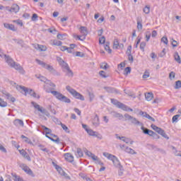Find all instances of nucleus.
I'll list each match as a JSON object with an SVG mask.
<instances>
[{
  "label": "nucleus",
  "mask_w": 181,
  "mask_h": 181,
  "mask_svg": "<svg viewBox=\"0 0 181 181\" xmlns=\"http://www.w3.org/2000/svg\"><path fill=\"white\" fill-rule=\"evenodd\" d=\"M124 117L126 119V121H130L131 124L133 125H142V123L136 119V118L129 115L127 113L124 114Z\"/></svg>",
  "instance_id": "nucleus-7"
},
{
  "label": "nucleus",
  "mask_w": 181,
  "mask_h": 181,
  "mask_svg": "<svg viewBox=\"0 0 181 181\" xmlns=\"http://www.w3.org/2000/svg\"><path fill=\"white\" fill-rule=\"evenodd\" d=\"M174 59H175V62H177L179 63V64H180V63H181L180 56L179 55V53L177 52H175Z\"/></svg>",
  "instance_id": "nucleus-37"
},
{
  "label": "nucleus",
  "mask_w": 181,
  "mask_h": 181,
  "mask_svg": "<svg viewBox=\"0 0 181 181\" xmlns=\"http://www.w3.org/2000/svg\"><path fill=\"white\" fill-rule=\"evenodd\" d=\"M143 11L144 12V13L148 15V13H149V12H151V6H146L144 7V8L143 9Z\"/></svg>",
  "instance_id": "nucleus-47"
},
{
  "label": "nucleus",
  "mask_w": 181,
  "mask_h": 181,
  "mask_svg": "<svg viewBox=\"0 0 181 181\" xmlns=\"http://www.w3.org/2000/svg\"><path fill=\"white\" fill-rule=\"evenodd\" d=\"M114 117L115 118H119V119H122V118H124V116L121 113H115Z\"/></svg>",
  "instance_id": "nucleus-54"
},
{
  "label": "nucleus",
  "mask_w": 181,
  "mask_h": 181,
  "mask_svg": "<svg viewBox=\"0 0 181 181\" xmlns=\"http://www.w3.org/2000/svg\"><path fill=\"white\" fill-rule=\"evenodd\" d=\"M110 160H112V162L113 163V165H114V166H115V168H120L122 166L121 165V162H119V160H118V158L115 156H114L112 159Z\"/></svg>",
  "instance_id": "nucleus-14"
},
{
  "label": "nucleus",
  "mask_w": 181,
  "mask_h": 181,
  "mask_svg": "<svg viewBox=\"0 0 181 181\" xmlns=\"http://www.w3.org/2000/svg\"><path fill=\"white\" fill-rule=\"evenodd\" d=\"M18 165L19 168H21L22 170H24L27 175H29V176H31L32 177H35V174L33 173V171L30 170L28 165L21 162H18Z\"/></svg>",
  "instance_id": "nucleus-5"
},
{
  "label": "nucleus",
  "mask_w": 181,
  "mask_h": 181,
  "mask_svg": "<svg viewBox=\"0 0 181 181\" xmlns=\"http://www.w3.org/2000/svg\"><path fill=\"white\" fill-rule=\"evenodd\" d=\"M161 42H163V43H164L165 45H168V37H163L162 38H161Z\"/></svg>",
  "instance_id": "nucleus-63"
},
{
  "label": "nucleus",
  "mask_w": 181,
  "mask_h": 181,
  "mask_svg": "<svg viewBox=\"0 0 181 181\" xmlns=\"http://www.w3.org/2000/svg\"><path fill=\"white\" fill-rule=\"evenodd\" d=\"M55 169H57V172H59V175H61V176H63V175L64 174L65 172H64V170H63L62 167H60L59 165H56Z\"/></svg>",
  "instance_id": "nucleus-40"
},
{
  "label": "nucleus",
  "mask_w": 181,
  "mask_h": 181,
  "mask_svg": "<svg viewBox=\"0 0 181 181\" xmlns=\"http://www.w3.org/2000/svg\"><path fill=\"white\" fill-rule=\"evenodd\" d=\"M76 156L78 158H82V156H83V150H81V148H77Z\"/></svg>",
  "instance_id": "nucleus-38"
},
{
  "label": "nucleus",
  "mask_w": 181,
  "mask_h": 181,
  "mask_svg": "<svg viewBox=\"0 0 181 181\" xmlns=\"http://www.w3.org/2000/svg\"><path fill=\"white\" fill-rule=\"evenodd\" d=\"M20 9L21 8L18 4H13L11 6V12H13L14 13H18Z\"/></svg>",
  "instance_id": "nucleus-31"
},
{
  "label": "nucleus",
  "mask_w": 181,
  "mask_h": 181,
  "mask_svg": "<svg viewBox=\"0 0 181 181\" xmlns=\"http://www.w3.org/2000/svg\"><path fill=\"white\" fill-rule=\"evenodd\" d=\"M74 37L75 38L76 37L77 39H78V40H81V41L86 40L85 37H83V35H74Z\"/></svg>",
  "instance_id": "nucleus-56"
},
{
  "label": "nucleus",
  "mask_w": 181,
  "mask_h": 181,
  "mask_svg": "<svg viewBox=\"0 0 181 181\" xmlns=\"http://www.w3.org/2000/svg\"><path fill=\"white\" fill-rule=\"evenodd\" d=\"M86 131L90 136H98L100 135L98 132H94L92 129H86Z\"/></svg>",
  "instance_id": "nucleus-32"
},
{
  "label": "nucleus",
  "mask_w": 181,
  "mask_h": 181,
  "mask_svg": "<svg viewBox=\"0 0 181 181\" xmlns=\"http://www.w3.org/2000/svg\"><path fill=\"white\" fill-rule=\"evenodd\" d=\"M47 138L49 139H50V141H52V142H54V144H63V142L62 141V140H60V139H59V137L57 136H47Z\"/></svg>",
  "instance_id": "nucleus-25"
},
{
  "label": "nucleus",
  "mask_w": 181,
  "mask_h": 181,
  "mask_svg": "<svg viewBox=\"0 0 181 181\" xmlns=\"http://www.w3.org/2000/svg\"><path fill=\"white\" fill-rule=\"evenodd\" d=\"M50 45H52V46H62V45H63V42H62V41H59L57 40H51L49 41Z\"/></svg>",
  "instance_id": "nucleus-26"
},
{
  "label": "nucleus",
  "mask_w": 181,
  "mask_h": 181,
  "mask_svg": "<svg viewBox=\"0 0 181 181\" xmlns=\"http://www.w3.org/2000/svg\"><path fill=\"white\" fill-rule=\"evenodd\" d=\"M8 105V103L5 102L0 98V107H6Z\"/></svg>",
  "instance_id": "nucleus-51"
},
{
  "label": "nucleus",
  "mask_w": 181,
  "mask_h": 181,
  "mask_svg": "<svg viewBox=\"0 0 181 181\" xmlns=\"http://www.w3.org/2000/svg\"><path fill=\"white\" fill-rule=\"evenodd\" d=\"M88 94L89 95V100L91 103L94 100V97H95L94 93L88 91Z\"/></svg>",
  "instance_id": "nucleus-52"
},
{
  "label": "nucleus",
  "mask_w": 181,
  "mask_h": 181,
  "mask_svg": "<svg viewBox=\"0 0 181 181\" xmlns=\"http://www.w3.org/2000/svg\"><path fill=\"white\" fill-rule=\"evenodd\" d=\"M80 32L83 37L86 38V36L88 34V31H87V28L84 26H81L80 28Z\"/></svg>",
  "instance_id": "nucleus-28"
},
{
  "label": "nucleus",
  "mask_w": 181,
  "mask_h": 181,
  "mask_svg": "<svg viewBox=\"0 0 181 181\" xmlns=\"http://www.w3.org/2000/svg\"><path fill=\"white\" fill-rule=\"evenodd\" d=\"M103 156L109 159V160H111L112 158H114V155L110 154V153H107V152L103 153Z\"/></svg>",
  "instance_id": "nucleus-41"
},
{
  "label": "nucleus",
  "mask_w": 181,
  "mask_h": 181,
  "mask_svg": "<svg viewBox=\"0 0 181 181\" xmlns=\"http://www.w3.org/2000/svg\"><path fill=\"white\" fill-rule=\"evenodd\" d=\"M31 104H32L33 107H34V108H35V110H37V111H39L42 114H44V115H46V117H50V113H49L48 111L46 110V109L43 108V107H40L35 102H31Z\"/></svg>",
  "instance_id": "nucleus-6"
},
{
  "label": "nucleus",
  "mask_w": 181,
  "mask_h": 181,
  "mask_svg": "<svg viewBox=\"0 0 181 181\" xmlns=\"http://www.w3.org/2000/svg\"><path fill=\"white\" fill-rule=\"evenodd\" d=\"M151 128L153 129V131H156V132L158 133L159 135H161V136H166V133H165V130L162 129L160 127H158L155 124H151Z\"/></svg>",
  "instance_id": "nucleus-11"
},
{
  "label": "nucleus",
  "mask_w": 181,
  "mask_h": 181,
  "mask_svg": "<svg viewBox=\"0 0 181 181\" xmlns=\"http://www.w3.org/2000/svg\"><path fill=\"white\" fill-rule=\"evenodd\" d=\"M146 47V42H141L140 43V49L141 52H145V47Z\"/></svg>",
  "instance_id": "nucleus-46"
},
{
  "label": "nucleus",
  "mask_w": 181,
  "mask_h": 181,
  "mask_svg": "<svg viewBox=\"0 0 181 181\" xmlns=\"http://www.w3.org/2000/svg\"><path fill=\"white\" fill-rule=\"evenodd\" d=\"M38 78H40V81L46 83L47 84H49V83H50V81L47 80V78H46V77L45 76H39Z\"/></svg>",
  "instance_id": "nucleus-45"
},
{
  "label": "nucleus",
  "mask_w": 181,
  "mask_h": 181,
  "mask_svg": "<svg viewBox=\"0 0 181 181\" xmlns=\"http://www.w3.org/2000/svg\"><path fill=\"white\" fill-rule=\"evenodd\" d=\"M16 90H18V91H21V90H22V91H23L24 95H28V94H29L30 95H33V93H35V91H33V90L30 89V88H28L25 86H18L17 85L16 87Z\"/></svg>",
  "instance_id": "nucleus-8"
},
{
  "label": "nucleus",
  "mask_w": 181,
  "mask_h": 181,
  "mask_svg": "<svg viewBox=\"0 0 181 181\" xmlns=\"http://www.w3.org/2000/svg\"><path fill=\"white\" fill-rule=\"evenodd\" d=\"M119 42L118 39H115L113 42V49H119Z\"/></svg>",
  "instance_id": "nucleus-43"
},
{
  "label": "nucleus",
  "mask_w": 181,
  "mask_h": 181,
  "mask_svg": "<svg viewBox=\"0 0 181 181\" xmlns=\"http://www.w3.org/2000/svg\"><path fill=\"white\" fill-rule=\"evenodd\" d=\"M175 88L177 89V90L179 89V88H181V81H177L175 82Z\"/></svg>",
  "instance_id": "nucleus-55"
},
{
  "label": "nucleus",
  "mask_w": 181,
  "mask_h": 181,
  "mask_svg": "<svg viewBox=\"0 0 181 181\" xmlns=\"http://www.w3.org/2000/svg\"><path fill=\"white\" fill-rule=\"evenodd\" d=\"M170 148L175 156H180L181 158V151H177V149H176V147L173 146H171Z\"/></svg>",
  "instance_id": "nucleus-27"
},
{
  "label": "nucleus",
  "mask_w": 181,
  "mask_h": 181,
  "mask_svg": "<svg viewBox=\"0 0 181 181\" xmlns=\"http://www.w3.org/2000/svg\"><path fill=\"white\" fill-rule=\"evenodd\" d=\"M126 53H127V56L132 54V45L128 46Z\"/></svg>",
  "instance_id": "nucleus-49"
},
{
  "label": "nucleus",
  "mask_w": 181,
  "mask_h": 181,
  "mask_svg": "<svg viewBox=\"0 0 181 181\" xmlns=\"http://www.w3.org/2000/svg\"><path fill=\"white\" fill-rule=\"evenodd\" d=\"M47 93H51V94H53L54 97L57 100H59V101H62V103H66L67 104H70L71 103V100L70 98L66 97L64 95L62 94L60 92H57L56 90H46Z\"/></svg>",
  "instance_id": "nucleus-2"
},
{
  "label": "nucleus",
  "mask_w": 181,
  "mask_h": 181,
  "mask_svg": "<svg viewBox=\"0 0 181 181\" xmlns=\"http://www.w3.org/2000/svg\"><path fill=\"white\" fill-rule=\"evenodd\" d=\"M111 100V103L112 104H114V105H116V107H117V108H120L121 110H123V111H130L131 112H132V111H134V110H132V108L127 106V105H124V103L118 101L117 99H114L112 98Z\"/></svg>",
  "instance_id": "nucleus-3"
},
{
  "label": "nucleus",
  "mask_w": 181,
  "mask_h": 181,
  "mask_svg": "<svg viewBox=\"0 0 181 181\" xmlns=\"http://www.w3.org/2000/svg\"><path fill=\"white\" fill-rule=\"evenodd\" d=\"M3 57H4L5 61L6 62V63H8V66H10L11 67H12V64H15V62H13V59H12L11 57L7 56L6 54H4Z\"/></svg>",
  "instance_id": "nucleus-20"
},
{
  "label": "nucleus",
  "mask_w": 181,
  "mask_h": 181,
  "mask_svg": "<svg viewBox=\"0 0 181 181\" xmlns=\"http://www.w3.org/2000/svg\"><path fill=\"white\" fill-rule=\"evenodd\" d=\"M20 153L21 155H22V156H23V158H25V159H27V160H28L29 162L32 160L30 156H29V154L26 151H25V150L20 151Z\"/></svg>",
  "instance_id": "nucleus-23"
},
{
  "label": "nucleus",
  "mask_w": 181,
  "mask_h": 181,
  "mask_svg": "<svg viewBox=\"0 0 181 181\" xmlns=\"http://www.w3.org/2000/svg\"><path fill=\"white\" fill-rule=\"evenodd\" d=\"M99 43L100 45H104V43H105V37L103 36L100 38H99Z\"/></svg>",
  "instance_id": "nucleus-60"
},
{
  "label": "nucleus",
  "mask_w": 181,
  "mask_h": 181,
  "mask_svg": "<svg viewBox=\"0 0 181 181\" xmlns=\"http://www.w3.org/2000/svg\"><path fill=\"white\" fill-rule=\"evenodd\" d=\"M85 153L87 156H88L89 158H91V159H94L95 160V156L94 155V153H91V151H89L88 150L85 151Z\"/></svg>",
  "instance_id": "nucleus-34"
},
{
  "label": "nucleus",
  "mask_w": 181,
  "mask_h": 181,
  "mask_svg": "<svg viewBox=\"0 0 181 181\" xmlns=\"http://www.w3.org/2000/svg\"><path fill=\"white\" fill-rule=\"evenodd\" d=\"M117 139H120V141H123V142H125V144H130V145H132L134 141L129 140V139L125 137V136H117Z\"/></svg>",
  "instance_id": "nucleus-22"
},
{
  "label": "nucleus",
  "mask_w": 181,
  "mask_h": 181,
  "mask_svg": "<svg viewBox=\"0 0 181 181\" xmlns=\"http://www.w3.org/2000/svg\"><path fill=\"white\" fill-rule=\"evenodd\" d=\"M129 73H131V67L127 66L124 69V74L127 75L129 74Z\"/></svg>",
  "instance_id": "nucleus-61"
},
{
  "label": "nucleus",
  "mask_w": 181,
  "mask_h": 181,
  "mask_svg": "<svg viewBox=\"0 0 181 181\" xmlns=\"http://www.w3.org/2000/svg\"><path fill=\"white\" fill-rule=\"evenodd\" d=\"M104 89L107 92V93H115V94H119V91L117 90L115 88H111V87H104Z\"/></svg>",
  "instance_id": "nucleus-19"
},
{
  "label": "nucleus",
  "mask_w": 181,
  "mask_h": 181,
  "mask_svg": "<svg viewBox=\"0 0 181 181\" xmlns=\"http://www.w3.org/2000/svg\"><path fill=\"white\" fill-rule=\"evenodd\" d=\"M175 76H176V73H175L174 71H171L169 74L170 80H173V78H175Z\"/></svg>",
  "instance_id": "nucleus-57"
},
{
  "label": "nucleus",
  "mask_w": 181,
  "mask_h": 181,
  "mask_svg": "<svg viewBox=\"0 0 181 181\" xmlns=\"http://www.w3.org/2000/svg\"><path fill=\"white\" fill-rule=\"evenodd\" d=\"M93 160H94V162H95V163H98V165H100V166L104 165V163L101 162V160H100V158L97 156H95V160L93 159Z\"/></svg>",
  "instance_id": "nucleus-42"
},
{
  "label": "nucleus",
  "mask_w": 181,
  "mask_h": 181,
  "mask_svg": "<svg viewBox=\"0 0 181 181\" xmlns=\"http://www.w3.org/2000/svg\"><path fill=\"white\" fill-rule=\"evenodd\" d=\"M125 146L122 145L120 146L121 149H122V151H124V148ZM125 152H127V153H131V155H136V152H135V151L131 148L129 147H126L124 149Z\"/></svg>",
  "instance_id": "nucleus-16"
},
{
  "label": "nucleus",
  "mask_w": 181,
  "mask_h": 181,
  "mask_svg": "<svg viewBox=\"0 0 181 181\" xmlns=\"http://www.w3.org/2000/svg\"><path fill=\"white\" fill-rule=\"evenodd\" d=\"M105 50H106L109 54L112 53V50L110 48V43L107 42L105 45Z\"/></svg>",
  "instance_id": "nucleus-44"
},
{
  "label": "nucleus",
  "mask_w": 181,
  "mask_h": 181,
  "mask_svg": "<svg viewBox=\"0 0 181 181\" xmlns=\"http://www.w3.org/2000/svg\"><path fill=\"white\" fill-rule=\"evenodd\" d=\"M62 71H64L65 76L67 77H73V76H74V73H73V71H71L69 64H66L62 68Z\"/></svg>",
  "instance_id": "nucleus-10"
},
{
  "label": "nucleus",
  "mask_w": 181,
  "mask_h": 181,
  "mask_svg": "<svg viewBox=\"0 0 181 181\" xmlns=\"http://www.w3.org/2000/svg\"><path fill=\"white\" fill-rule=\"evenodd\" d=\"M53 121L54 122H55V124H57V125H62V122L57 117H54L53 118Z\"/></svg>",
  "instance_id": "nucleus-59"
},
{
  "label": "nucleus",
  "mask_w": 181,
  "mask_h": 181,
  "mask_svg": "<svg viewBox=\"0 0 181 181\" xmlns=\"http://www.w3.org/2000/svg\"><path fill=\"white\" fill-rule=\"evenodd\" d=\"M76 47V44H71L69 47H66V51L68 53H73V49Z\"/></svg>",
  "instance_id": "nucleus-39"
},
{
  "label": "nucleus",
  "mask_w": 181,
  "mask_h": 181,
  "mask_svg": "<svg viewBox=\"0 0 181 181\" xmlns=\"http://www.w3.org/2000/svg\"><path fill=\"white\" fill-rule=\"evenodd\" d=\"M139 115H141V117H144V118H147L148 119L153 121V122H155V119L149 115L146 112L140 111Z\"/></svg>",
  "instance_id": "nucleus-15"
},
{
  "label": "nucleus",
  "mask_w": 181,
  "mask_h": 181,
  "mask_svg": "<svg viewBox=\"0 0 181 181\" xmlns=\"http://www.w3.org/2000/svg\"><path fill=\"white\" fill-rule=\"evenodd\" d=\"M4 28H6V29H8L9 30H12L13 32H16V30H18V29L15 28V25H13V24L4 23Z\"/></svg>",
  "instance_id": "nucleus-17"
},
{
  "label": "nucleus",
  "mask_w": 181,
  "mask_h": 181,
  "mask_svg": "<svg viewBox=\"0 0 181 181\" xmlns=\"http://www.w3.org/2000/svg\"><path fill=\"white\" fill-rule=\"evenodd\" d=\"M108 67H109L108 64L105 62H103L100 64V68H102L103 70H107Z\"/></svg>",
  "instance_id": "nucleus-50"
},
{
  "label": "nucleus",
  "mask_w": 181,
  "mask_h": 181,
  "mask_svg": "<svg viewBox=\"0 0 181 181\" xmlns=\"http://www.w3.org/2000/svg\"><path fill=\"white\" fill-rule=\"evenodd\" d=\"M13 124H14V125H16V127H18V128L20 127H23V121L22 119H16L13 121Z\"/></svg>",
  "instance_id": "nucleus-29"
},
{
  "label": "nucleus",
  "mask_w": 181,
  "mask_h": 181,
  "mask_svg": "<svg viewBox=\"0 0 181 181\" xmlns=\"http://www.w3.org/2000/svg\"><path fill=\"white\" fill-rule=\"evenodd\" d=\"M33 46L34 49H36V50H39V52H46V50H47V47H46V45L33 44Z\"/></svg>",
  "instance_id": "nucleus-12"
},
{
  "label": "nucleus",
  "mask_w": 181,
  "mask_h": 181,
  "mask_svg": "<svg viewBox=\"0 0 181 181\" xmlns=\"http://www.w3.org/2000/svg\"><path fill=\"white\" fill-rule=\"evenodd\" d=\"M13 177H14L15 181H21V177L18 176L16 174H12Z\"/></svg>",
  "instance_id": "nucleus-64"
},
{
  "label": "nucleus",
  "mask_w": 181,
  "mask_h": 181,
  "mask_svg": "<svg viewBox=\"0 0 181 181\" xmlns=\"http://www.w3.org/2000/svg\"><path fill=\"white\" fill-rule=\"evenodd\" d=\"M66 90L69 92L70 94L74 97V98H76L77 100H81V101H84V96L80 93L77 92V90L71 88V86H66Z\"/></svg>",
  "instance_id": "nucleus-4"
},
{
  "label": "nucleus",
  "mask_w": 181,
  "mask_h": 181,
  "mask_svg": "<svg viewBox=\"0 0 181 181\" xmlns=\"http://www.w3.org/2000/svg\"><path fill=\"white\" fill-rule=\"evenodd\" d=\"M57 60L59 63V64H60V66H62V68H64L65 66H67V63H66L62 58L60 57H57Z\"/></svg>",
  "instance_id": "nucleus-33"
},
{
  "label": "nucleus",
  "mask_w": 181,
  "mask_h": 181,
  "mask_svg": "<svg viewBox=\"0 0 181 181\" xmlns=\"http://www.w3.org/2000/svg\"><path fill=\"white\" fill-rule=\"evenodd\" d=\"M119 169V171H118V174H119V176H122L124 175V167H119L118 168Z\"/></svg>",
  "instance_id": "nucleus-53"
},
{
  "label": "nucleus",
  "mask_w": 181,
  "mask_h": 181,
  "mask_svg": "<svg viewBox=\"0 0 181 181\" xmlns=\"http://www.w3.org/2000/svg\"><path fill=\"white\" fill-rule=\"evenodd\" d=\"M148 149H152L153 151H156V149L158 148V147H156L152 144H148Z\"/></svg>",
  "instance_id": "nucleus-62"
},
{
  "label": "nucleus",
  "mask_w": 181,
  "mask_h": 181,
  "mask_svg": "<svg viewBox=\"0 0 181 181\" xmlns=\"http://www.w3.org/2000/svg\"><path fill=\"white\" fill-rule=\"evenodd\" d=\"M3 94L6 95L7 100H10V101H11L12 103H15V101L16 100L14 97H12V95L9 94V93L3 92Z\"/></svg>",
  "instance_id": "nucleus-30"
},
{
  "label": "nucleus",
  "mask_w": 181,
  "mask_h": 181,
  "mask_svg": "<svg viewBox=\"0 0 181 181\" xmlns=\"http://www.w3.org/2000/svg\"><path fill=\"white\" fill-rule=\"evenodd\" d=\"M99 75H100V76H102L103 78H107V77H108V76L105 75V71H100L99 72Z\"/></svg>",
  "instance_id": "nucleus-58"
},
{
  "label": "nucleus",
  "mask_w": 181,
  "mask_h": 181,
  "mask_svg": "<svg viewBox=\"0 0 181 181\" xmlns=\"http://www.w3.org/2000/svg\"><path fill=\"white\" fill-rule=\"evenodd\" d=\"M64 158L67 160V162H69L70 163L74 162V156L71 155L70 153H66L64 154Z\"/></svg>",
  "instance_id": "nucleus-18"
},
{
  "label": "nucleus",
  "mask_w": 181,
  "mask_h": 181,
  "mask_svg": "<svg viewBox=\"0 0 181 181\" xmlns=\"http://www.w3.org/2000/svg\"><path fill=\"white\" fill-rule=\"evenodd\" d=\"M93 127H98L100 125V118L98 115H95V117L92 120Z\"/></svg>",
  "instance_id": "nucleus-24"
},
{
  "label": "nucleus",
  "mask_w": 181,
  "mask_h": 181,
  "mask_svg": "<svg viewBox=\"0 0 181 181\" xmlns=\"http://www.w3.org/2000/svg\"><path fill=\"white\" fill-rule=\"evenodd\" d=\"M44 128V134H45V136H47V135H52V129L46 127H43Z\"/></svg>",
  "instance_id": "nucleus-35"
},
{
  "label": "nucleus",
  "mask_w": 181,
  "mask_h": 181,
  "mask_svg": "<svg viewBox=\"0 0 181 181\" xmlns=\"http://www.w3.org/2000/svg\"><path fill=\"white\" fill-rule=\"evenodd\" d=\"M146 36V42H149V39H151V32L146 31L145 33Z\"/></svg>",
  "instance_id": "nucleus-48"
},
{
  "label": "nucleus",
  "mask_w": 181,
  "mask_h": 181,
  "mask_svg": "<svg viewBox=\"0 0 181 181\" xmlns=\"http://www.w3.org/2000/svg\"><path fill=\"white\" fill-rule=\"evenodd\" d=\"M136 22H137V29L138 30H142V17L138 16L136 18Z\"/></svg>",
  "instance_id": "nucleus-21"
},
{
  "label": "nucleus",
  "mask_w": 181,
  "mask_h": 181,
  "mask_svg": "<svg viewBox=\"0 0 181 181\" xmlns=\"http://www.w3.org/2000/svg\"><path fill=\"white\" fill-rule=\"evenodd\" d=\"M11 67H13L16 70H18L22 74H23V73H25L23 68L19 64H16V62H14L13 64H11Z\"/></svg>",
  "instance_id": "nucleus-13"
},
{
  "label": "nucleus",
  "mask_w": 181,
  "mask_h": 181,
  "mask_svg": "<svg viewBox=\"0 0 181 181\" xmlns=\"http://www.w3.org/2000/svg\"><path fill=\"white\" fill-rule=\"evenodd\" d=\"M36 62L37 63V64H40V66H42V67H43L44 69H46V70H48V71H50L51 73H54L55 70L52 66L47 64L42 61H40V59H36Z\"/></svg>",
  "instance_id": "nucleus-9"
},
{
  "label": "nucleus",
  "mask_w": 181,
  "mask_h": 181,
  "mask_svg": "<svg viewBox=\"0 0 181 181\" xmlns=\"http://www.w3.org/2000/svg\"><path fill=\"white\" fill-rule=\"evenodd\" d=\"M145 98L147 101H151L153 98V94L151 93H146Z\"/></svg>",
  "instance_id": "nucleus-36"
},
{
  "label": "nucleus",
  "mask_w": 181,
  "mask_h": 181,
  "mask_svg": "<svg viewBox=\"0 0 181 181\" xmlns=\"http://www.w3.org/2000/svg\"><path fill=\"white\" fill-rule=\"evenodd\" d=\"M22 139L24 142H26V144H29L30 145L40 147V151H42V152H46L47 153H49V149L46 148L45 146L37 143V139H29L27 136H22Z\"/></svg>",
  "instance_id": "nucleus-1"
}]
</instances>
